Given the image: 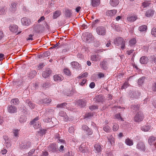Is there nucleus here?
I'll return each instance as SVG.
<instances>
[{
    "mask_svg": "<svg viewBox=\"0 0 156 156\" xmlns=\"http://www.w3.org/2000/svg\"><path fill=\"white\" fill-rule=\"evenodd\" d=\"M144 119V115L143 112L140 111L138 112L134 117V121L136 122L142 121Z\"/></svg>",
    "mask_w": 156,
    "mask_h": 156,
    "instance_id": "nucleus-1",
    "label": "nucleus"
},
{
    "mask_svg": "<svg viewBox=\"0 0 156 156\" xmlns=\"http://www.w3.org/2000/svg\"><path fill=\"white\" fill-rule=\"evenodd\" d=\"M114 42L116 46L121 45L122 49H123L124 48L125 42L123 38L122 37L117 38L115 40Z\"/></svg>",
    "mask_w": 156,
    "mask_h": 156,
    "instance_id": "nucleus-2",
    "label": "nucleus"
},
{
    "mask_svg": "<svg viewBox=\"0 0 156 156\" xmlns=\"http://www.w3.org/2000/svg\"><path fill=\"white\" fill-rule=\"evenodd\" d=\"M148 142L151 147L155 150L156 149V138L151 136L148 139Z\"/></svg>",
    "mask_w": 156,
    "mask_h": 156,
    "instance_id": "nucleus-3",
    "label": "nucleus"
},
{
    "mask_svg": "<svg viewBox=\"0 0 156 156\" xmlns=\"http://www.w3.org/2000/svg\"><path fill=\"white\" fill-rule=\"evenodd\" d=\"M83 39L86 42H90L94 39V37L92 35L89 33L84 34L83 35Z\"/></svg>",
    "mask_w": 156,
    "mask_h": 156,
    "instance_id": "nucleus-4",
    "label": "nucleus"
},
{
    "mask_svg": "<svg viewBox=\"0 0 156 156\" xmlns=\"http://www.w3.org/2000/svg\"><path fill=\"white\" fill-rule=\"evenodd\" d=\"M38 119V117H37L30 122L31 125H34V127L35 129H38L41 126V123L37 121Z\"/></svg>",
    "mask_w": 156,
    "mask_h": 156,
    "instance_id": "nucleus-5",
    "label": "nucleus"
},
{
    "mask_svg": "<svg viewBox=\"0 0 156 156\" xmlns=\"http://www.w3.org/2000/svg\"><path fill=\"white\" fill-rule=\"evenodd\" d=\"M97 34L101 35H104L106 34V30L105 28L102 26L98 27L96 29Z\"/></svg>",
    "mask_w": 156,
    "mask_h": 156,
    "instance_id": "nucleus-6",
    "label": "nucleus"
},
{
    "mask_svg": "<svg viewBox=\"0 0 156 156\" xmlns=\"http://www.w3.org/2000/svg\"><path fill=\"white\" fill-rule=\"evenodd\" d=\"M31 146V143L30 142H24L22 143L20 145V148L22 149H27Z\"/></svg>",
    "mask_w": 156,
    "mask_h": 156,
    "instance_id": "nucleus-7",
    "label": "nucleus"
},
{
    "mask_svg": "<svg viewBox=\"0 0 156 156\" xmlns=\"http://www.w3.org/2000/svg\"><path fill=\"white\" fill-rule=\"evenodd\" d=\"M136 148L141 151H144L145 150V146L143 142H139L137 145Z\"/></svg>",
    "mask_w": 156,
    "mask_h": 156,
    "instance_id": "nucleus-8",
    "label": "nucleus"
},
{
    "mask_svg": "<svg viewBox=\"0 0 156 156\" xmlns=\"http://www.w3.org/2000/svg\"><path fill=\"white\" fill-rule=\"evenodd\" d=\"M92 61L96 62L100 61L101 56L98 54L93 55H91L90 58Z\"/></svg>",
    "mask_w": 156,
    "mask_h": 156,
    "instance_id": "nucleus-9",
    "label": "nucleus"
},
{
    "mask_svg": "<svg viewBox=\"0 0 156 156\" xmlns=\"http://www.w3.org/2000/svg\"><path fill=\"white\" fill-rule=\"evenodd\" d=\"M8 112L11 113H13L17 112V108L16 107L12 105H9L8 107Z\"/></svg>",
    "mask_w": 156,
    "mask_h": 156,
    "instance_id": "nucleus-10",
    "label": "nucleus"
},
{
    "mask_svg": "<svg viewBox=\"0 0 156 156\" xmlns=\"http://www.w3.org/2000/svg\"><path fill=\"white\" fill-rule=\"evenodd\" d=\"M51 73V70L49 68H47L46 69V70L43 72L42 75V76L44 78H46L48 77Z\"/></svg>",
    "mask_w": 156,
    "mask_h": 156,
    "instance_id": "nucleus-11",
    "label": "nucleus"
},
{
    "mask_svg": "<svg viewBox=\"0 0 156 156\" xmlns=\"http://www.w3.org/2000/svg\"><path fill=\"white\" fill-rule=\"evenodd\" d=\"M16 4L14 2L11 3V5L9 9V11L11 12H14L16 10Z\"/></svg>",
    "mask_w": 156,
    "mask_h": 156,
    "instance_id": "nucleus-12",
    "label": "nucleus"
},
{
    "mask_svg": "<svg viewBox=\"0 0 156 156\" xmlns=\"http://www.w3.org/2000/svg\"><path fill=\"white\" fill-rule=\"evenodd\" d=\"M117 12V11L116 10L113 9L107 11L106 14V15L108 16H114Z\"/></svg>",
    "mask_w": 156,
    "mask_h": 156,
    "instance_id": "nucleus-13",
    "label": "nucleus"
},
{
    "mask_svg": "<svg viewBox=\"0 0 156 156\" xmlns=\"http://www.w3.org/2000/svg\"><path fill=\"white\" fill-rule=\"evenodd\" d=\"M21 22L23 25L25 26H28L30 24L29 20L26 17H23L21 20Z\"/></svg>",
    "mask_w": 156,
    "mask_h": 156,
    "instance_id": "nucleus-14",
    "label": "nucleus"
},
{
    "mask_svg": "<svg viewBox=\"0 0 156 156\" xmlns=\"http://www.w3.org/2000/svg\"><path fill=\"white\" fill-rule=\"evenodd\" d=\"M63 79V77L60 75H56L54 76V79L55 81H62Z\"/></svg>",
    "mask_w": 156,
    "mask_h": 156,
    "instance_id": "nucleus-15",
    "label": "nucleus"
},
{
    "mask_svg": "<svg viewBox=\"0 0 156 156\" xmlns=\"http://www.w3.org/2000/svg\"><path fill=\"white\" fill-rule=\"evenodd\" d=\"M5 142V144L7 147H9L11 145L9 140L8 136H3Z\"/></svg>",
    "mask_w": 156,
    "mask_h": 156,
    "instance_id": "nucleus-16",
    "label": "nucleus"
},
{
    "mask_svg": "<svg viewBox=\"0 0 156 156\" xmlns=\"http://www.w3.org/2000/svg\"><path fill=\"white\" fill-rule=\"evenodd\" d=\"M9 29L12 32L16 33L17 32L18 27L16 25H11L9 27Z\"/></svg>",
    "mask_w": 156,
    "mask_h": 156,
    "instance_id": "nucleus-17",
    "label": "nucleus"
},
{
    "mask_svg": "<svg viewBox=\"0 0 156 156\" xmlns=\"http://www.w3.org/2000/svg\"><path fill=\"white\" fill-rule=\"evenodd\" d=\"M77 104L81 107H83L86 105V102L84 100H79L77 101Z\"/></svg>",
    "mask_w": 156,
    "mask_h": 156,
    "instance_id": "nucleus-18",
    "label": "nucleus"
},
{
    "mask_svg": "<svg viewBox=\"0 0 156 156\" xmlns=\"http://www.w3.org/2000/svg\"><path fill=\"white\" fill-rule=\"evenodd\" d=\"M49 150L52 152H56L58 151L56 145L54 144H52L50 146Z\"/></svg>",
    "mask_w": 156,
    "mask_h": 156,
    "instance_id": "nucleus-19",
    "label": "nucleus"
},
{
    "mask_svg": "<svg viewBox=\"0 0 156 156\" xmlns=\"http://www.w3.org/2000/svg\"><path fill=\"white\" fill-rule=\"evenodd\" d=\"M107 138L108 142H109L111 145H113L115 144V139L112 135H109Z\"/></svg>",
    "mask_w": 156,
    "mask_h": 156,
    "instance_id": "nucleus-20",
    "label": "nucleus"
},
{
    "mask_svg": "<svg viewBox=\"0 0 156 156\" xmlns=\"http://www.w3.org/2000/svg\"><path fill=\"white\" fill-rule=\"evenodd\" d=\"M51 101V99L48 98H46L44 99H41L39 101V104L48 103Z\"/></svg>",
    "mask_w": 156,
    "mask_h": 156,
    "instance_id": "nucleus-21",
    "label": "nucleus"
},
{
    "mask_svg": "<svg viewBox=\"0 0 156 156\" xmlns=\"http://www.w3.org/2000/svg\"><path fill=\"white\" fill-rule=\"evenodd\" d=\"M72 67L75 69H79L80 67L79 64L76 62H73L71 63Z\"/></svg>",
    "mask_w": 156,
    "mask_h": 156,
    "instance_id": "nucleus-22",
    "label": "nucleus"
},
{
    "mask_svg": "<svg viewBox=\"0 0 156 156\" xmlns=\"http://www.w3.org/2000/svg\"><path fill=\"white\" fill-rule=\"evenodd\" d=\"M148 60V58L147 57L144 56L140 58V62L142 64H145L147 63Z\"/></svg>",
    "mask_w": 156,
    "mask_h": 156,
    "instance_id": "nucleus-23",
    "label": "nucleus"
},
{
    "mask_svg": "<svg viewBox=\"0 0 156 156\" xmlns=\"http://www.w3.org/2000/svg\"><path fill=\"white\" fill-rule=\"evenodd\" d=\"M59 115L63 117V119L65 121H67L68 120V117L66 115V113L62 111H61L59 113Z\"/></svg>",
    "mask_w": 156,
    "mask_h": 156,
    "instance_id": "nucleus-24",
    "label": "nucleus"
},
{
    "mask_svg": "<svg viewBox=\"0 0 156 156\" xmlns=\"http://www.w3.org/2000/svg\"><path fill=\"white\" fill-rule=\"evenodd\" d=\"M100 3V0H91V4L93 7H96Z\"/></svg>",
    "mask_w": 156,
    "mask_h": 156,
    "instance_id": "nucleus-25",
    "label": "nucleus"
},
{
    "mask_svg": "<svg viewBox=\"0 0 156 156\" xmlns=\"http://www.w3.org/2000/svg\"><path fill=\"white\" fill-rule=\"evenodd\" d=\"M125 143L127 145L129 146H131L133 144V140L129 138H127L125 140Z\"/></svg>",
    "mask_w": 156,
    "mask_h": 156,
    "instance_id": "nucleus-26",
    "label": "nucleus"
},
{
    "mask_svg": "<svg viewBox=\"0 0 156 156\" xmlns=\"http://www.w3.org/2000/svg\"><path fill=\"white\" fill-rule=\"evenodd\" d=\"M94 147L96 151L98 153H99L101 151V145L98 144H95L94 146Z\"/></svg>",
    "mask_w": 156,
    "mask_h": 156,
    "instance_id": "nucleus-27",
    "label": "nucleus"
},
{
    "mask_svg": "<svg viewBox=\"0 0 156 156\" xmlns=\"http://www.w3.org/2000/svg\"><path fill=\"white\" fill-rule=\"evenodd\" d=\"M119 0H111L110 1V5L113 7L116 6L119 3Z\"/></svg>",
    "mask_w": 156,
    "mask_h": 156,
    "instance_id": "nucleus-28",
    "label": "nucleus"
},
{
    "mask_svg": "<svg viewBox=\"0 0 156 156\" xmlns=\"http://www.w3.org/2000/svg\"><path fill=\"white\" fill-rule=\"evenodd\" d=\"M26 103L28 104L29 106L31 109H34L35 108V104L34 103H32L30 100H26Z\"/></svg>",
    "mask_w": 156,
    "mask_h": 156,
    "instance_id": "nucleus-29",
    "label": "nucleus"
},
{
    "mask_svg": "<svg viewBox=\"0 0 156 156\" xmlns=\"http://www.w3.org/2000/svg\"><path fill=\"white\" fill-rule=\"evenodd\" d=\"M137 19V17L136 16H132L127 17V20L129 22H133Z\"/></svg>",
    "mask_w": 156,
    "mask_h": 156,
    "instance_id": "nucleus-30",
    "label": "nucleus"
},
{
    "mask_svg": "<svg viewBox=\"0 0 156 156\" xmlns=\"http://www.w3.org/2000/svg\"><path fill=\"white\" fill-rule=\"evenodd\" d=\"M154 11L151 9H149L146 12V16L147 17H150L153 15Z\"/></svg>",
    "mask_w": 156,
    "mask_h": 156,
    "instance_id": "nucleus-31",
    "label": "nucleus"
},
{
    "mask_svg": "<svg viewBox=\"0 0 156 156\" xmlns=\"http://www.w3.org/2000/svg\"><path fill=\"white\" fill-rule=\"evenodd\" d=\"M61 12L59 11H56L53 13V18L54 19H56L61 14Z\"/></svg>",
    "mask_w": 156,
    "mask_h": 156,
    "instance_id": "nucleus-32",
    "label": "nucleus"
},
{
    "mask_svg": "<svg viewBox=\"0 0 156 156\" xmlns=\"http://www.w3.org/2000/svg\"><path fill=\"white\" fill-rule=\"evenodd\" d=\"M94 99L95 101L100 102L103 99V97L101 95H98L95 97Z\"/></svg>",
    "mask_w": 156,
    "mask_h": 156,
    "instance_id": "nucleus-33",
    "label": "nucleus"
},
{
    "mask_svg": "<svg viewBox=\"0 0 156 156\" xmlns=\"http://www.w3.org/2000/svg\"><path fill=\"white\" fill-rule=\"evenodd\" d=\"M151 127L148 125L144 126L141 128V129L144 132H147L150 129Z\"/></svg>",
    "mask_w": 156,
    "mask_h": 156,
    "instance_id": "nucleus-34",
    "label": "nucleus"
},
{
    "mask_svg": "<svg viewBox=\"0 0 156 156\" xmlns=\"http://www.w3.org/2000/svg\"><path fill=\"white\" fill-rule=\"evenodd\" d=\"M7 9L5 7L0 8V15H3L6 13Z\"/></svg>",
    "mask_w": 156,
    "mask_h": 156,
    "instance_id": "nucleus-35",
    "label": "nucleus"
},
{
    "mask_svg": "<svg viewBox=\"0 0 156 156\" xmlns=\"http://www.w3.org/2000/svg\"><path fill=\"white\" fill-rule=\"evenodd\" d=\"M147 29V26L145 25H143L139 27V30L141 32H143L146 30Z\"/></svg>",
    "mask_w": 156,
    "mask_h": 156,
    "instance_id": "nucleus-36",
    "label": "nucleus"
},
{
    "mask_svg": "<svg viewBox=\"0 0 156 156\" xmlns=\"http://www.w3.org/2000/svg\"><path fill=\"white\" fill-rule=\"evenodd\" d=\"M37 73L35 70L31 71L29 74V77L30 78H33L36 76Z\"/></svg>",
    "mask_w": 156,
    "mask_h": 156,
    "instance_id": "nucleus-37",
    "label": "nucleus"
},
{
    "mask_svg": "<svg viewBox=\"0 0 156 156\" xmlns=\"http://www.w3.org/2000/svg\"><path fill=\"white\" fill-rule=\"evenodd\" d=\"M27 119L26 117L24 116H21L19 119V121L21 123H23L25 122Z\"/></svg>",
    "mask_w": 156,
    "mask_h": 156,
    "instance_id": "nucleus-38",
    "label": "nucleus"
},
{
    "mask_svg": "<svg viewBox=\"0 0 156 156\" xmlns=\"http://www.w3.org/2000/svg\"><path fill=\"white\" fill-rule=\"evenodd\" d=\"M19 103V100L17 98L13 99L11 101V103L14 105H17Z\"/></svg>",
    "mask_w": 156,
    "mask_h": 156,
    "instance_id": "nucleus-39",
    "label": "nucleus"
},
{
    "mask_svg": "<svg viewBox=\"0 0 156 156\" xmlns=\"http://www.w3.org/2000/svg\"><path fill=\"white\" fill-rule=\"evenodd\" d=\"M136 43V41L135 38H133L129 41V44L131 46L134 45Z\"/></svg>",
    "mask_w": 156,
    "mask_h": 156,
    "instance_id": "nucleus-40",
    "label": "nucleus"
},
{
    "mask_svg": "<svg viewBox=\"0 0 156 156\" xmlns=\"http://www.w3.org/2000/svg\"><path fill=\"white\" fill-rule=\"evenodd\" d=\"M104 130L106 132H109L111 131V129L108 126H105L103 128Z\"/></svg>",
    "mask_w": 156,
    "mask_h": 156,
    "instance_id": "nucleus-41",
    "label": "nucleus"
},
{
    "mask_svg": "<svg viewBox=\"0 0 156 156\" xmlns=\"http://www.w3.org/2000/svg\"><path fill=\"white\" fill-rule=\"evenodd\" d=\"M63 72L67 76L70 75V70L67 69H65L63 70Z\"/></svg>",
    "mask_w": 156,
    "mask_h": 156,
    "instance_id": "nucleus-42",
    "label": "nucleus"
},
{
    "mask_svg": "<svg viewBox=\"0 0 156 156\" xmlns=\"http://www.w3.org/2000/svg\"><path fill=\"white\" fill-rule=\"evenodd\" d=\"M145 79V77H143L140 78L138 81V83L139 85H141L144 83Z\"/></svg>",
    "mask_w": 156,
    "mask_h": 156,
    "instance_id": "nucleus-43",
    "label": "nucleus"
},
{
    "mask_svg": "<svg viewBox=\"0 0 156 156\" xmlns=\"http://www.w3.org/2000/svg\"><path fill=\"white\" fill-rule=\"evenodd\" d=\"M13 131L14 136L16 137H18V136L19 130L18 129H14Z\"/></svg>",
    "mask_w": 156,
    "mask_h": 156,
    "instance_id": "nucleus-44",
    "label": "nucleus"
},
{
    "mask_svg": "<svg viewBox=\"0 0 156 156\" xmlns=\"http://www.w3.org/2000/svg\"><path fill=\"white\" fill-rule=\"evenodd\" d=\"M119 128V126L117 124H114L113 126V130L114 131H116Z\"/></svg>",
    "mask_w": 156,
    "mask_h": 156,
    "instance_id": "nucleus-45",
    "label": "nucleus"
},
{
    "mask_svg": "<svg viewBox=\"0 0 156 156\" xmlns=\"http://www.w3.org/2000/svg\"><path fill=\"white\" fill-rule=\"evenodd\" d=\"M67 104L66 103H63L61 104H58L57 105V107L59 108H62L64 107L65 106H66Z\"/></svg>",
    "mask_w": 156,
    "mask_h": 156,
    "instance_id": "nucleus-46",
    "label": "nucleus"
},
{
    "mask_svg": "<svg viewBox=\"0 0 156 156\" xmlns=\"http://www.w3.org/2000/svg\"><path fill=\"white\" fill-rule=\"evenodd\" d=\"M74 155L73 152L71 151L66 153L64 156H73Z\"/></svg>",
    "mask_w": 156,
    "mask_h": 156,
    "instance_id": "nucleus-47",
    "label": "nucleus"
},
{
    "mask_svg": "<svg viewBox=\"0 0 156 156\" xmlns=\"http://www.w3.org/2000/svg\"><path fill=\"white\" fill-rule=\"evenodd\" d=\"M107 62L103 61L101 63V66L104 69H105L106 67Z\"/></svg>",
    "mask_w": 156,
    "mask_h": 156,
    "instance_id": "nucleus-48",
    "label": "nucleus"
},
{
    "mask_svg": "<svg viewBox=\"0 0 156 156\" xmlns=\"http://www.w3.org/2000/svg\"><path fill=\"white\" fill-rule=\"evenodd\" d=\"M44 63H41L37 65V69L38 70H40L42 69L44 66Z\"/></svg>",
    "mask_w": 156,
    "mask_h": 156,
    "instance_id": "nucleus-49",
    "label": "nucleus"
},
{
    "mask_svg": "<svg viewBox=\"0 0 156 156\" xmlns=\"http://www.w3.org/2000/svg\"><path fill=\"white\" fill-rule=\"evenodd\" d=\"M64 150V146L63 145H61L58 148V151L60 152L63 153Z\"/></svg>",
    "mask_w": 156,
    "mask_h": 156,
    "instance_id": "nucleus-50",
    "label": "nucleus"
},
{
    "mask_svg": "<svg viewBox=\"0 0 156 156\" xmlns=\"http://www.w3.org/2000/svg\"><path fill=\"white\" fill-rule=\"evenodd\" d=\"M151 34L154 37H156V28H153L152 29Z\"/></svg>",
    "mask_w": 156,
    "mask_h": 156,
    "instance_id": "nucleus-51",
    "label": "nucleus"
},
{
    "mask_svg": "<svg viewBox=\"0 0 156 156\" xmlns=\"http://www.w3.org/2000/svg\"><path fill=\"white\" fill-rule=\"evenodd\" d=\"M115 119H117L119 120L120 119L121 120H123L122 118L121 117L120 114H117L115 115Z\"/></svg>",
    "mask_w": 156,
    "mask_h": 156,
    "instance_id": "nucleus-52",
    "label": "nucleus"
},
{
    "mask_svg": "<svg viewBox=\"0 0 156 156\" xmlns=\"http://www.w3.org/2000/svg\"><path fill=\"white\" fill-rule=\"evenodd\" d=\"M66 13L67 16L68 17H70L72 14L71 11L69 10H67L66 11Z\"/></svg>",
    "mask_w": 156,
    "mask_h": 156,
    "instance_id": "nucleus-53",
    "label": "nucleus"
},
{
    "mask_svg": "<svg viewBox=\"0 0 156 156\" xmlns=\"http://www.w3.org/2000/svg\"><path fill=\"white\" fill-rule=\"evenodd\" d=\"M82 129L84 131H87L89 128L87 125H83L82 126Z\"/></svg>",
    "mask_w": 156,
    "mask_h": 156,
    "instance_id": "nucleus-54",
    "label": "nucleus"
},
{
    "mask_svg": "<svg viewBox=\"0 0 156 156\" xmlns=\"http://www.w3.org/2000/svg\"><path fill=\"white\" fill-rule=\"evenodd\" d=\"M35 151V149H33L31 150L28 153L29 156H31L34 153Z\"/></svg>",
    "mask_w": 156,
    "mask_h": 156,
    "instance_id": "nucleus-55",
    "label": "nucleus"
},
{
    "mask_svg": "<svg viewBox=\"0 0 156 156\" xmlns=\"http://www.w3.org/2000/svg\"><path fill=\"white\" fill-rule=\"evenodd\" d=\"M142 5L143 8L146 7L147 6H148L149 5V4L148 2H144L143 3Z\"/></svg>",
    "mask_w": 156,
    "mask_h": 156,
    "instance_id": "nucleus-56",
    "label": "nucleus"
},
{
    "mask_svg": "<svg viewBox=\"0 0 156 156\" xmlns=\"http://www.w3.org/2000/svg\"><path fill=\"white\" fill-rule=\"evenodd\" d=\"M87 73H83L82 75L81 76H79V78H82L83 77H87Z\"/></svg>",
    "mask_w": 156,
    "mask_h": 156,
    "instance_id": "nucleus-57",
    "label": "nucleus"
},
{
    "mask_svg": "<svg viewBox=\"0 0 156 156\" xmlns=\"http://www.w3.org/2000/svg\"><path fill=\"white\" fill-rule=\"evenodd\" d=\"M69 133H72L74 131V129L73 127L71 126L69 128Z\"/></svg>",
    "mask_w": 156,
    "mask_h": 156,
    "instance_id": "nucleus-58",
    "label": "nucleus"
},
{
    "mask_svg": "<svg viewBox=\"0 0 156 156\" xmlns=\"http://www.w3.org/2000/svg\"><path fill=\"white\" fill-rule=\"evenodd\" d=\"M33 35H32V34H30V35H29V36L28 37H27V41H28V40H33Z\"/></svg>",
    "mask_w": 156,
    "mask_h": 156,
    "instance_id": "nucleus-59",
    "label": "nucleus"
},
{
    "mask_svg": "<svg viewBox=\"0 0 156 156\" xmlns=\"http://www.w3.org/2000/svg\"><path fill=\"white\" fill-rule=\"evenodd\" d=\"M98 107L97 106H95V105H92L89 107V108L91 110H93L94 109H98Z\"/></svg>",
    "mask_w": 156,
    "mask_h": 156,
    "instance_id": "nucleus-60",
    "label": "nucleus"
},
{
    "mask_svg": "<svg viewBox=\"0 0 156 156\" xmlns=\"http://www.w3.org/2000/svg\"><path fill=\"white\" fill-rule=\"evenodd\" d=\"M152 90L153 91H156V83H154L153 84L152 86Z\"/></svg>",
    "mask_w": 156,
    "mask_h": 156,
    "instance_id": "nucleus-61",
    "label": "nucleus"
},
{
    "mask_svg": "<svg viewBox=\"0 0 156 156\" xmlns=\"http://www.w3.org/2000/svg\"><path fill=\"white\" fill-rule=\"evenodd\" d=\"M128 83L127 82H125L124 83V85L122 86L121 88L122 89L126 88L128 86Z\"/></svg>",
    "mask_w": 156,
    "mask_h": 156,
    "instance_id": "nucleus-62",
    "label": "nucleus"
},
{
    "mask_svg": "<svg viewBox=\"0 0 156 156\" xmlns=\"http://www.w3.org/2000/svg\"><path fill=\"white\" fill-rule=\"evenodd\" d=\"M85 148V147H83L81 146H80L79 148V150L80 151H81L83 153H84V151Z\"/></svg>",
    "mask_w": 156,
    "mask_h": 156,
    "instance_id": "nucleus-63",
    "label": "nucleus"
},
{
    "mask_svg": "<svg viewBox=\"0 0 156 156\" xmlns=\"http://www.w3.org/2000/svg\"><path fill=\"white\" fill-rule=\"evenodd\" d=\"M48 154L47 152H43L41 156H48Z\"/></svg>",
    "mask_w": 156,
    "mask_h": 156,
    "instance_id": "nucleus-64",
    "label": "nucleus"
}]
</instances>
